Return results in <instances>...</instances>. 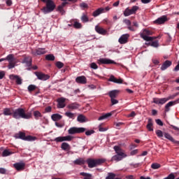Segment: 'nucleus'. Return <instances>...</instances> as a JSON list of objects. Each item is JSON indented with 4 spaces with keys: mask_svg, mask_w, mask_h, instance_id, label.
Here are the masks:
<instances>
[{
    "mask_svg": "<svg viewBox=\"0 0 179 179\" xmlns=\"http://www.w3.org/2000/svg\"><path fill=\"white\" fill-rule=\"evenodd\" d=\"M152 34H153V33L148 29H144L143 33L140 34V36L141 37V38H143L145 40V41H153V40H155V37L152 36H152Z\"/></svg>",
    "mask_w": 179,
    "mask_h": 179,
    "instance_id": "6",
    "label": "nucleus"
},
{
    "mask_svg": "<svg viewBox=\"0 0 179 179\" xmlns=\"http://www.w3.org/2000/svg\"><path fill=\"white\" fill-rule=\"evenodd\" d=\"M151 47H154L155 48H157L159 47V41H152L150 44Z\"/></svg>",
    "mask_w": 179,
    "mask_h": 179,
    "instance_id": "47",
    "label": "nucleus"
},
{
    "mask_svg": "<svg viewBox=\"0 0 179 179\" xmlns=\"http://www.w3.org/2000/svg\"><path fill=\"white\" fill-rule=\"evenodd\" d=\"M47 51L44 48H38L36 50V52L34 53V55H43V54H45Z\"/></svg>",
    "mask_w": 179,
    "mask_h": 179,
    "instance_id": "26",
    "label": "nucleus"
},
{
    "mask_svg": "<svg viewBox=\"0 0 179 179\" xmlns=\"http://www.w3.org/2000/svg\"><path fill=\"white\" fill-rule=\"evenodd\" d=\"M160 164H157V163H153L151 165V168L153 169V170H157L158 169H160Z\"/></svg>",
    "mask_w": 179,
    "mask_h": 179,
    "instance_id": "39",
    "label": "nucleus"
},
{
    "mask_svg": "<svg viewBox=\"0 0 179 179\" xmlns=\"http://www.w3.org/2000/svg\"><path fill=\"white\" fill-rule=\"evenodd\" d=\"M10 79H12L13 80H15V79L17 85H22V78H20L19 76H15L13 74L10 75Z\"/></svg>",
    "mask_w": 179,
    "mask_h": 179,
    "instance_id": "18",
    "label": "nucleus"
},
{
    "mask_svg": "<svg viewBox=\"0 0 179 179\" xmlns=\"http://www.w3.org/2000/svg\"><path fill=\"white\" fill-rule=\"evenodd\" d=\"M80 6L83 8H87V4L85 3H82L81 4H80Z\"/></svg>",
    "mask_w": 179,
    "mask_h": 179,
    "instance_id": "62",
    "label": "nucleus"
},
{
    "mask_svg": "<svg viewBox=\"0 0 179 179\" xmlns=\"http://www.w3.org/2000/svg\"><path fill=\"white\" fill-rule=\"evenodd\" d=\"M115 125L116 128L120 129L121 125H124V123L123 122H117V123H115Z\"/></svg>",
    "mask_w": 179,
    "mask_h": 179,
    "instance_id": "58",
    "label": "nucleus"
},
{
    "mask_svg": "<svg viewBox=\"0 0 179 179\" xmlns=\"http://www.w3.org/2000/svg\"><path fill=\"white\" fill-rule=\"evenodd\" d=\"M65 98H60L57 100V107L58 108H64L65 107Z\"/></svg>",
    "mask_w": 179,
    "mask_h": 179,
    "instance_id": "19",
    "label": "nucleus"
},
{
    "mask_svg": "<svg viewBox=\"0 0 179 179\" xmlns=\"http://www.w3.org/2000/svg\"><path fill=\"white\" fill-rule=\"evenodd\" d=\"M110 101H111L112 106H114L115 104H118V100L115 99V98L110 99Z\"/></svg>",
    "mask_w": 179,
    "mask_h": 179,
    "instance_id": "52",
    "label": "nucleus"
},
{
    "mask_svg": "<svg viewBox=\"0 0 179 179\" xmlns=\"http://www.w3.org/2000/svg\"><path fill=\"white\" fill-rule=\"evenodd\" d=\"M77 121L81 123L86 122V117L83 115H79L77 117Z\"/></svg>",
    "mask_w": 179,
    "mask_h": 179,
    "instance_id": "32",
    "label": "nucleus"
},
{
    "mask_svg": "<svg viewBox=\"0 0 179 179\" xmlns=\"http://www.w3.org/2000/svg\"><path fill=\"white\" fill-rule=\"evenodd\" d=\"M29 92H33V90H36V85H31L28 87Z\"/></svg>",
    "mask_w": 179,
    "mask_h": 179,
    "instance_id": "51",
    "label": "nucleus"
},
{
    "mask_svg": "<svg viewBox=\"0 0 179 179\" xmlns=\"http://www.w3.org/2000/svg\"><path fill=\"white\" fill-rule=\"evenodd\" d=\"M169 97L167 98H154L153 99V103H155V104H165V103H167V101H169Z\"/></svg>",
    "mask_w": 179,
    "mask_h": 179,
    "instance_id": "9",
    "label": "nucleus"
},
{
    "mask_svg": "<svg viewBox=\"0 0 179 179\" xmlns=\"http://www.w3.org/2000/svg\"><path fill=\"white\" fill-rule=\"evenodd\" d=\"M109 82H113V83H122V79L121 78H116L114 76H110L109 78Z\"/></svg>",
    "mask_w": 179,
    "mask_h": 179,
    "instance_id": "21",
    "label": "nucleus"
},
{
    "mask_svg": "<svg viewBox=\"0 0 179 179\" xmlns=\"http://www.w3.org/2000/svg\"><path fill=\"white\" fill-rule=\"evenodd\" d=\"M174 104H176V102L173 101H169L166 106H165V108H166V111H169L170 110V107H171V106H174Z\"/></svg>",
    "mask_w": 179,
    "mask_h": 179,
    "instance_id": "37",
    "label": "nucleus"
},
{
    "mask_svg": "<svg viewBox=\"0 0 179 179\" xmlns=\"http://www.w3.org/2000/svg\"><path fill=\"white\" fill-rule=\"evenodd\" d=\"M63 139H64V141L71 142V141H72V139H73V136H63Z\"/></svg>",
    "mask_w": 179,
    "mask_h": 179,
    "instance_id": "41",
    "label": "nucleus"
},
{
    "mask_svg": "<svg viewBox=\"0 0 179 179\" xmlns=\"http://www.w3.org/2000/svg\"><path fill=\"white\" fill-rule=\"evenodd\" d=\"M24 64H25L26 66H27L28 68L31 66V58L30 57H26L24 59Z\"/></svg>",
    "mask_w": 179,
    "mask_h": 179,
    "instance_id": "29",
    "label": "nucleus"
},
{
    "mask_svg": "<svg viewBox=\"0 0 179 179\" xmlns=\"http://www.w3.org/2000/svg\"><path fill=\"white\" fill-rule=\"evenodd\" d=\"M93 134H94V130H88L85 132V135H87V136H90V135H93Z\"/></svg>",
    "mask_w": 179,
    "mask_h": 179,
    "instance_id": "53",
    "label": "nucleus"
},
{
    "mask_svg": "<svg viewBox=\"0 0 179 179\" xmlns=\"http://www.w3.org/2000/svg\"><path fill=\"white\" fill-rule=\"evenodd\" d=\"M10 155H13V152L9 151V150H4L2 153L3 157L10 156Z\"/></svg>",
    "mask_w": 179,
    "mask_h": 179,
    "instance_id": "35",
    "label": "nucleus"
},
{
    "mask_svg": "<svg viewBox=\"0 0 179 179\" xmlns=\"http://www.w3.org/2000/svg\"><path fill=\"white\" fill-rule=\"evenodd\" d=\"M61 148L62 150H69L71 149V145L68 144V143H62Z\"/></svg>",
    "mask_w": 179,
    "mask_h": 179,
    "instance_id": "33",
    "label": "nucleus"
},
{
    "mask_svg": "<svg viewBox=\"0 0 179 179\" xmlns=\"http://www.w3.org/2000/svg\"><path fill=\"white\" fill-rule=\"evenodd\" d=\"M90 68H92V69H97V68H99V66H97V64L96 63L93 62L90 64Z\"/></svg>",
    "mask_w": 179,
    "mask_h": 179,
    "instance_id": "54",
    "label": "nucleus"
},
{
    "mask_svg": "<svg viewBox=\"0 0 179 179\" xmlns=\"http://www.w3.org/2000/svg\"><path fill=\"white\" fill-rule=\"evenodd\" d=\"M139 10V7L138 6H134L131 9L129 8H127L124 11V16H131V15H135L137 10Z\"/></svg>",
    "mask_w": 179,
    "mask_h": 179,
    "instance_id": "8",
    "label": "nucleus"
},
{
    "mask_svg": "<svg viewBox=\"0 0 179 179\" xmlns=\"http://www.w3.org/2000/svg\"><path fill=\"white\" fill-rule=\"evenodd\" d=\"M66 5V2H63L61 5L58 6L57 10L61 13V15H65V10H64V8H65Z\"/></svg>",
    "mask_w": 179,
    "mask_h": 179,
    "instance_id": "20",
    "label": "nucleus"
},
{
    "mask_svg": "<svg viewBox=\"0 0 179 179\" xmlns=\"http://www.w3.org/2000/svg\"><path fill=\"white\" fill-rule=\"evenodd\" d=\"M92 174L90 173V174H89L88 176H87L86 177H84L83 179H92Z\"/></svg>",
    "mask_w": 179,
    "mask_h": 179,
    "instance_id": "64",
    "label": "nucleus"
},
{
    "mask_svg": "<svg viewBox=\"0 0 179 179\" xmlns=\"http://www.w3.org/2000/svg\"><path fill=\"white\" fill-rule=\"evenodd\" d=\"M26 164L24 162H18L13 164V167L17 171H20L24 169Z\"/></svg>",
    "mask_w": 179,
    "mask_h": 179,
    "instance_id": "11",
    "label": "nucleus"
},
{
    "mask_svg": "<svg viewBox=\"0 0 179 179\" xmlns=\"http://www.w3.org/2000/svg\"><path fill=\"white\" fill-rule=\"evenodd\" d=\"M164 138H166V139H168V141H170L171 142H172V141H173V136H171V135L169 133L164 132Z\"/></svg>",
    "mask_w": 179,
    "mask_h": 179,
    "instance_id": "36",
    "label": "nucleus"
},
{
    "mask_svg": "<svg viewBox=\"0 0 179 179\" xmlns=\"http://www.w3.org/2000/svg\"><path fill=\"white\" fill-rule=\"evenodd\" d=\"M98 63L99 64H115V62L114 60H111L110 59H99L98 60Z\"/></svg>",
    "mask_w": 179,
    "mask_h": 179,
    "instance_id": "16",
    "label": "nucleus"
},
{
    "mask_svg": "<svg viewBox=\"0 0 179 179\" xmlns=\"http://www.w3.org/2000/svg\"><path fill=\"white\" fill-rule=\"evenodd\" d=\"M6 61H8V63L16 62V59H15V56L13 55H8L6 57Z\"/></svg>",
    "mask_w": 179,
    "mask_h": 179,
    "instance_id": "28",
    "label": "nucleus"
},
{
    "mask_svg": "<svg viewBox=\"0 0 179 179\" xmlns=\"http://www.w3.org/2000/svg\"><path fill=\"white\" fill-rule=\"evenodd\" d=\"M81 20L84 23H86L87 22H89V18L85 15H83V16L81 17Z\"/></svg>",
    "mask_w": 179,
    "mask_h": 179,
    "instance_id": "49",
    "label": "nucleus"
},
{
    "mask_svg": "<svg viewBox=\"0 0 179 179\" xmlns=\"http://www.w3.org/2000/svg\"><path fill=\"white\" fill-rule=\"evenodd\" d=\"M166 22H167V17L163 15L162 17H160L155 21H154V23H155L156 24H163L164 23H166Z\"/></svg>",
    "mask_w": 179,
    "mask_h": 179,
    "instance_id": "14",
    "label": "nucleus"
},
{
    "mask_svg": "<svg viewBox=\"0 0 179 179\" xmlns=\"http://www.w3.org/2000/svg\"><path fill=\"white\" fill-rule=\"evenodd\" d=\"M155 132L159 138H163V135H164V133H163L162 130H157Z\"/></svg>",
    "mask_w": 179,
    "mask_h": 179,
    "instance_id": "45",
    "label": "nucleus"
},
{
    "mask_svg": "<svg viewBox=\"0 0 179 179\" xmlns=\"http://www.w3.org/2000/svg\"><path fill=\"white\" fill-rule=\"evenodd\" d=\"M56 66H57V68H59V69H61V68L64 67V63H62L61 62H57L56 63Z\"/></svg>",
    "mask_w": 179,
    "mask_h": 179,
    "instance_id": "50",
    "label": "nucleus"
},
{
    "mask_svg": "<svg viewBox=\"0 0 179 179\" xmlns=\"http://www.w3.org/2000/svg\"><path fill=\"white\" fill-rule=\"evenodd\" d=\"M54 9H55V3L52 0H50L46 3V6L43 8L42 11L45 15H47V13H51Z\"/></svg>",
    "mask_w": 179,
    "mask_h": 179,
    "instance_id": "5",
    "label": "nucleus"
},
{
    "mask_svg": "<svg viewBox=\"0 0 179 179\" xmlns=\"http://www.w3.org/2000/svg\"><path fill=\"white\" fill-rule=\"evenodd\" d=\"M13 117L15 118V120H20V118L30 120V118H31V113L28 112L26 113V110L22 108H19L13 112Z\"/></svg>",
    "mask_w": 179,
    "mask_h": 179,
    "instance_id": "1",
    "label": "nucleus"
},
{
    "mask_svg": "<svg viewBox=\"0 0 179 179\" xmlns=\"http://www.w3.org/2000/svg\"><path fill=\"white\" fill-rule=\"evenodd\" d=\"M138 154V150H134L130 152L131 156H134Z\"/></svg>",
    "mask_w": 179,
    "mask_h": 179,
    "instance_id": "59",
    "label": "nucleus"
},
{
    "mask_svg": "<svg viewBox=\"0 0 179 179\" xmlns=\"http://www.w3.org/2000/svg\"><path fill=\"white\" fill-rule=\"evenodd\" d=\"M179 93L174 94L173 95H171L168 97L169 100H173V99L177 97L178 96Z\"/></svg>",
    "mask_w": 179,
    "mask_h": 179,
    "instance_id": "55",
    "label": "nucleus"
},
{
    "mask_svg": "<svg viewBox=\"0 0 179 179\" xmlns=\"http://www.w3.org/2000/svg\"><path fill=\"white\" fill-rule=\"evenodd\" d=\"M14 138H15V139H22V141H27L29 142H33L36 141V139H37V138L34 136H26V134L22 131H20L19 133L15 134L14 136Z\"/></svg>",
    "mask_w": 179,
    "mask_h": 179,
    "instance_id": "3",
    "label": "nucleus"
},
{
    "mask_svg": "<svg viewBox=\"0 0 179 179\" xmlns=\"http://www.w3.org/2000/svg\"><path fill=\"white\" fill-rule=\"evenodd\" d=\"M95 31H96V33H98L99 34H101L102 36H106V34H107V30L104 29L102 27H100L99 25H96L95 27Z\"/></svg>",
    "mask_w": 179,
    "mask_h": 179,
    "instance_id": "15",
    "label": "nucleus"
},
{
    "mask_svg": "<svg viewBox=\"0 0 179 179\" xmlns=\"http://www.w3.org/2000/svg\"><path fill=\"white\" fill-rule=\"evenodd\" d=\"M73 164L78 166H82V164H85V159H83V158H78L73 161Z\"/></svg>",
    "mask_w": 179,
    "mask_h": 179,
    "instance_id": "27",
    "label": "nucleus"
},
{
    "mask_svg": "<svg viewBox=\"0 0 179 179\" xmlns=\"http://www.w3.org/2000/svg\"><path fill=\"white\" fill-rule=\"evenodd\" d=\"M101 13H104V8H99L95 11H94L92 16H94V17H96V16H99V15H101Z\"/></svg>",
    "mask_w": 179,
    "mask_h": 179,
    "instance_id": "22",
    "label": "nucleus"
},
{
    "mask_svg": "<svg viewBox=\"0 0 179 179\" xmlns=\"http://www.w3.org/2000/svg\"><path fill=\"white\" fill-rule=\"evenodd\" d=\"M3 115H12V110H10L9 108H5L3 110Z\"/></svg>",
    "mask_w": 179,
    "mask_h": 179,
    "instance_id": "42",
    "label": "nucleus"
},
{
    "mask_svg": "<svg viewBox=\"0 0 179 179\" xmlns=\"http://www.w3.org/2000/svg\"><path fill=\"white\" fill-rule=\"evenodd\" d=\"M45 59L48 61H54L55 59V57L54 56V55H47L45 56Z\"/></svg>",
    "mask_w": 179,
    "mask_h": 179,
    "instance_id": "40",
    "label": "nucleus"
},
{
    "mask_svg": "<svg viewBox=\"0 0 179 179\" xmlns=\"http://www.w3.org/2000/svg\"><path fill=\"white\" fill-rule=\"evenodd\" d=\"M108 94L110 99H115V97H117V94H118V90H112L108 93Z\"/></svg>",
    "mask_w": 179,
    "mask_h": 179,
    "instance_id": "30",
    "label": "nucleus"
},
{
    "mask_svg": "<svg viewBox=\"0 0 179 179\" xmlns=\"http://www.w3.org/2000/svg\"><path fill=\"white\" fill-rule=\"evenodd\" d=\"M104 162H106V159H88L87 160V163L90 169L97 167V166H100V164H103Z\"/></svg>",
    "mask_w": 179,
    "mask_h": 179,
    "instance_id": "4",
    "label": "nucleus"
},
{
    "mask_svg": "<svg viewBox=\"0 0 179 179\" xmlns=\"http://www.w3.org/2000/svg\"><path fill=\"white\" fill-rule=\"evenodd\" d=\"M113 115L112 113H106L105 115H101L98 118L99 121H102V120H107V118H109V117H111Z\"/></svg>",
    "mask_w": 179,
    "mask_h": 179,
    "instance_id": "25",
    "label": "nucleus"
},
{
    "mask_svg": "<svg viewBox=\"0 0 179 179\" xmlns=\"http://www.w3.org/2000/svg\"><path fill=\"white\" fill-rule=\"evenodd\" d=\"M51 118L52 120V121H59V120L62 119V115L58 114V113H55L52 115Z\"/></svg>",
    "mask_w": 179,
    "mask_h": 179,
    "instance_id": "24",
    "label": "nucleus"
},
{
    "mask_svg": "<svg viewBox=\"0 0 179 179\" xmlns=\"http://www.w3.org/2000/svg\"><path fill=\"white\" fill-rule=\"evenodd\" d=\"M86 131V128L73 127L68 130L69 135H75V134H83Z\"/></svg>",
    "mask_w": 179,
    "mask_h": 179,
    "instance_id": "7",
    "label": "nucleus"
},
{
    "mask_svg": "<svg viewBox=\"0 0 179 179\" xmlns=\"http://www.w3.org/2000/svg\"><path fill=\"white\" fill-rule=\"evenodd\" d=\"M171 64H172L171 61H169V60L165 61L162 64V66H161V71H166L167 68L171 66Z\"/></svg>",
    "mask_w": 179,
    "mask_h": 179,
    "instance_id": "17",
    "label": "nucleus"
},
{
    "mask_svg": "<svg viewBox=\"0 0 179 179\" xmlns=\"http://www.w3.org/2000/svg\"><path fill=\"white\" fill-rule=\"evenodd\" d=\"M79 106V104L73 103L68 105L67 108H69V110H76Z\"/></svg>",
    "mask_w": 179,
    "mask_h": 179,
    "instance_id": "31",
    "label": "nucleus"
},
{
    "mask_svg": "<svg viewBox=\"0 0 179 179\" xmlns=\"http://www.w3.org/2000/svg\"><path fill=\"white\" fill-rule=\"evenodd\" d=\"M76 83H80L81 85H86L87 80L85 76H78L76 78Z\"/></svg>",
    "mask_w": 179,
    "mask_h": 179,
    "instance_id": "12",
    "label": "nucleus"
},
{
    "mask_svg": "<svg viewBox=\"0 0 179 179\" xmlns=\"http://www.w3.org/2000/svg\"><path fill=\"white\" fill-rule=\"evenodd\" d=\"M106 179H115V174L113 173H108Z\"/></svg>",
    "mask_w": 179,
    "mask_h": 179,
    "instance_id": "44",
    "label": "nucleus"
},
{
    "mask_svg": "<svg viewBox=\"0 0 179 179\" xmlns=\"http://www.w3.org/2000/svg\"><path fill=\"white\" fill-rule=\"evenodd\" d=\"M5 76V71H0V79H3Z\"/></svg>",
    "mask_w": 179,
    "mask_h": 179,
    "instance_id": "63",
    "label": "nucleus"
},
{
    "mask_svg": "<svg viewBox=\"0 0 179 179\" xmlns=\"http://www.w3.org/2000/svg\"><path fill=\"white\" fill-rule=\"evenodd\" d=\"M107 128H104V127H101V126L99 127V131L100 132H106V131H107Z\"/></svg>",
    "mask_w": 179,
    "mask_h": 179,
    "instance_id": "57",
    "label": "nucleus"
},
{
    "mask_svg": "<svg viewBox=\"0 0 179 179\" xmlns=\"http://www.w3.org/2000/svg\"><path fill=\"white\" fill-rule=\"evenodd\" d=\"M113 149L117 155L112 157V162H120V160L127 157V155L122 152V150L119 146L115 145Z\"/></svg>",
    "mask_w": 179,
    "mask_h": 179,
    "instance_id": "2",
    "label": "nucleus"
},
{
    "mask_svg": "<svg viewBox=\"0 0 179 179\" xmlns=\"http://www.w3.org/2000/svg\"><path fill=\"white\" fill-rule=\"evenodd\" d=\"M128 38H129V34H123L119 38L118 41L120 44H127V43H128Z\"/></svg>",
    "mask_w": 179,
    "mask_h": 179,
    "instance_id": "10",
    "label": "nucleus"
},
{
    "mask_svg": "<svg viewBox=\"0 0 179 179\" xmlns=\"http://www.w3.org/2000/svg\"><path fill=\"white\" fill-rule=\"evenodd\" d=\"M36 75L40 80H48L50 79V76L43 73H36Z\"/></svg>",
    "mask_w": 179,
    "mask_h": 179,
    "instance_id": "13",
    "label": "nucleus"
},
{
    "mask_svg": "<svg viewBox=\"0 0 179 179\" xmlns=\"http://www.w3.org/2000/svg\"><path fill=\"white\" fill-rule=\"evenodd\" d=\"M64 115L66 117H68V118H71V120H75V117H76L75 113H72L71 112H66Z\"/></svg>",
    "mask_w": 179,
    "mask_h": 179,
    "instance_id": "34",
    "label": "nucleus"
},
{
    "mask_svg": "<svg viewBox=\"0 0 179 179\" xmlns=\"http://www.w3.org/2000/svg\"><path fill=\"white\" fill-rule=\"evenodd\" d=\"M6 173V169L4 168H0V174H5Z\"/></svg>",
    "mask_w": 179,
    "mask_h": 179,
    "instance_id": "61",
    "label": "nucleus"
},
{
    "mask_svg": "<svg viewBox=\"0 0 179 179\" xmlns=\"http://www.w3.org/2000/svg\"><path fill=\"white\" fill-rule=\"evenodd\" d=\"M15 65H16V62H11L8 63V69H13V68H15Z\"/></svg>",
    "mask_w": 179,
    "mask_h": 179,
    "instance_id": "43",
    "label": "nucleus"
},
{
    "mask_svg": "<svg viewBox=\"0 0 179 179\" xmlns=\"http://www.w3.org/2000/svg\"><path fill=\"white\" fill-rule=\"evenodd\" d=\"M157 125H159L160 127H163V122L160 119H157L155 120Z\"/></svg>",
    "mask_w": 179,
    "mask_h": 179,
    "instance_id": "56",
    "label": "nucleus"
},
{
    "mask_svg": "<svg viewBox=\"0 0 179 179\" xmlns=\"http://www.w3.org/2000/svg\"><path fill=\"white\" fill-rule=\"evenodd\" d=\"M34 116L35 117L36 120H38L41 117H43V115H41V113L38 110H36L34 112Z\"/></svg>",
    "mask_w": 179,
    "mask_h": 179,
    "instance_id": "38",
    "label": "nucleus"
},
{
    "mask_svg": "<svg viewBox=\"0 0 179 179\" xmlns=\"http://www.w3.org/2000/svg\"><path fill=\"white\" fill-rule=\"evenodd\" d=\"M124 23H125L127 26H131V21L129 20H124Z\"/></svg>",
    "mask_w": 179,
    "mask_h": 179,
    "instance_id": "60",
    "label": "nucleus"
},
{
    "mask_svg": "<svg viewBox=\"0 0 179 179\" xmlns=\"http://www.w3.org/2000/svg\"><path fill=\"white\" fill-rule=\"evenodd\" d=\"M147 129L150 131H153V120L151 118L148 119Z\"/></svg>",
    "mask_w": 179,
    "mask_h": 179,
    "instance_id": "23",
    "label": "nucleus"
},
{
    "mask_svg": "<svg viewBox=\"0 0 179 179\" xmlns=\"http://www.w3.org/2000/svg\"><path fill=\"white\" fill-rule=\"evenodd\" d=\"M54 141L57 142V143H58V142H64V136H59L57 138H55L54 139Z\"/></svg>",
    "mask_w": 179,
    "mask_h": 179,
    "instance_id": "48",
    "label": "nucleus"
},
{
    "mask_svg": "<svg viewBox=\"0 0 179 179\" xmlns=\"http://www.w3.org/2000/svg\"><path fill=\"white\" fill-rule=\"evenodd\" d=\"M73 27L76 29H82V24H80L78 22H75L74 24H73Z\"/></svg>",
    "mask_w": 179,
    "mask_h": 179,
    "instance_id": "46",
    "label": "nucleus"
}]
</instances>
